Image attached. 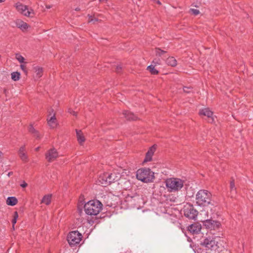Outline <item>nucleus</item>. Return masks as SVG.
<instances>
[{
	"label": "nucleus",
	"mask_w": 253,
	"mask_h": 253,
	"mask_svg": "<svg viewBox=\"0 0 253 253\" xmlns=\"http://www.w3.org/2000/svg\"><path fill=\"white\" fill-rule=\"evenodd\" d=\"M103 205L98 200H92L84 205L85 213L90 215H97L102 209Z\"/></svg>",
	"instance_id": "f257e3e1"
},
{
	"label": "nucleus",
	"mask_w": 253,
	"mask_h": 253,
	"mask_svg": "<svg viewBox=\"0 0 253 253\" xmlns=\"http://www.w3.org/2000/svg\"><path fill=\"white\" fill-rule=\"evenodd\" d=\"M211 194L206 190H199L196 195V203L200 207H206L211 204Z\"/></svg>",
	"instance_id": "f03ea898"
},
{
	"label": "nucleus",
	"mask_w": 253,
	"mask_h": 253,
	"mask_svg": "<svg viewBox=\"0 0 253 253\" xmlns=\"http://www.w3.org/2000/svg\"><path fill=\"white\" fill-rule=\"evenodd\" d=\"M166 186L169 192H176L180 191L184 186V180L178 178H169L165 181Z\"/></svg>",
	"instance_id": "7ed1b4c3"
},
{
	"label": "nucleus",
	"mask_w": 253,
	"mask_h": 253,
	"mask_svg": "<svg viewBox=\"0 0 253 253\" xmlns=\"http://www.w3.org/2000/svg\"><path fill=\"white\" fill-rule=\"evenodd\" d=\"M136 178L145 183L151 182L155 178L154 172L150 169H140L136 171Z\"/></svg>",
	"instance_id": "20e7f679"
},
{
	"label": "nucleus",
	"mask_w": 253,
	"mask_h": 253,
	"mask_svg": "<svg viewBox=\"0 0 253 253\" xmlns=\"http://www.w3.org/2000/svg\"><path fill=\"white\" fill-rule=\"evenodd\" d=\"M82 238V235L78 231H73L69 233L67 236V241L71 246L78 244Z\"/></svg>",
	"instance_id": "39448f33"
},
{
	"label": "nucleus",
	"mask_w": 253,
	"mask_h": 253,
	"mask_svg": "<svg viewBox=\"0 0 253 253\" xmlns=\"http://www.w3.org/2000/svg\"><path fill=\"white\" fill-rule=\"evenodd\" d=\"M15 6L18 12L25 16L33 17L34 15V12L32 9H29L27 6L20 2H17Z\"/></svg>",
	"instance_id": "423d86ee"
},
{
	"label": "nucleus",
	"mask_w": 253,
	"mask_h": 253,
	"mask_svg": "<svg viewBox=\"0 0 253 253\" xmlns=\"http://www.w3.org/2000/svg\"><path fill=\"white\" fill-rule=\"evenodd\" d=\"M217 242L215 241V238L211 236L205 239L201 243V245L206 248L207 250H214L217 246Z\"/></svg>",
	"instance_id": "0eeeda50"
},
{
	"label": "nucleus",
	"mask_w": 253,
	"mask_h": 253,
	"mask_svg": "<svg viewBox=\"0 0 253 253\" xmlns=\"http://www.w3.org/2000/svg\"><path fill=\"white\" fill-rule=\"evenodd\" d=\"M220 225L219 221L211 219L206 220L204 222V225L206 228L210 230H216L219 228Z\"/></svg>",
	"instance_id": "6e6552de"
},
{
	"label": "nucleus",
	"mask_w": 253,
	"mask_h": 253,
	"mask_svg": "<svg viewBox=\"0 0 253 253\" xmlns=\"http://www.w3.org/2000/svg\"><path fill=\"white\" fill-rule=\"evenodd\" d=\"M199 115L200 116H207L208 118V121L210 123H213L214 122V118L213 115V112L211 111L209 108H205L199 111Z\"/></svg>",
	"instance_id": "1a4fd4ad"
},
{
	"label": "nucleus",
	"mask_w": 253,
	"mask_h": 253,
	"mask_svg": "<svg viewBox=\"0 0 253 253\" xmlns=\"http://www.w3.org/2000/svg\"><path fill=\"white\" fill-rule=\"evenodd\" d=\"M58 157V153L55 148L49 149L45 154V158L47 161L51 162Z\"/></svg>",
	"instance_id": "9d476101"
},
{
	"label": "nucleus",
	"mask_w": 253,
	"mask_h": 253,
	"mask_svg": "<svg viewBox=\"0 0 253 253\" xmlns=\"http://www.w3.org/2000/svg\"><path fill=\"white\" fill-rule=\"evenodd\" d=\"M184 215L190 219H195L198 214V211L192 207L184 210Z\"/></svg>",
	"instance_id": "9b49d317"
},
{
	"label": "nucleus",
	"mask_w": 253,
	"mask_h": 253,
	"mask_svg": "<svg viewBox=\"0 0 253 253\" xmlns=\"http://www.w3.org/2000/svg\"><path fill=\"white\" fill-rule=\"evenodd\" d=\"M18 155L20 159L24 163L28 162L29 158L28 156L26 153L25 145L21 146L18 152Z\"/></svg>",
	"instance_id": "f8f14e48"
},
{
	"label": "nucleus",
	"mask_w": 253,
	"mask_h": 253,
	"mask_svg": "<svg viewBox=\"0 0 253 253\" xmlns=\"http://www.w3.org/2000/svg\"><path fill=\"white\" fill-rule=\"evenodd\" d=\"M188 230L193 234H197L201 230V225L198 223H195L189 225L188 227Z\"/></svg>",
	"instance_id": "ddd939ff"
},
{
	"label": "nucleus",
	"mask_w": 253,
	"mask_h": 253,
	"mask_svg": "<svg viewBox=\"0 0 253 253\" xmlns=\"http://www.w3.org/2000/svg\"><path fill=\"white\" fill-rule=\"evenodd\" d=\"M108 177L106 173H104L102 175H100L97 181V183L99 185H101L102 186H106L110 184V182L108 181Z\"/></svg>",
	"instance_id": "4468645a"
},
{
	"label": "nucleus",
	"mask_w": 253,
	"mask_h": 253,
	"mask_svg": "<svg viewBox=\"0 0 253 253\" xmlns=\"http://www.w3.org/2000/svg\"><path fill=\"white\" fill-rule=\"evenodd\" d=\"M156 150V148L154 146H152L148 152L146 154V156L145 159L144 160V162H150L152 160V158L154 153Z\"/></svg>",
	"instance_id": "2eb2a0df"
},
{
	"label": "nucleus",
	"mask_w": 253,
	"mask_h": 253,
	"mask_svg": "<svg viewBox=\"0 0 253 253\" xmlns=\"http://www.w3.org/2000/svg\"><path fill=\"white\" fill-rule=\"evenodd\" d=\"M106 174L107 175V177L108 178V181L110 182V184L112 182H114L118 180L120 177L119 173H118V175L116 173H111L110 174L106 173Z\"/></svg>",
	"instance_id": "dca6fc26"
},
{
	"label": "nucleus",
	"mask_w": 253,
	"mask_h": 253,
	"mask_svg": "<svg viewBox=\"0 0 253 253\" xmlns=\"http://www.w3.org/2000/svg\"><path fill=\"white\" fill-rule=\"evenodd\" d=\"M15 24L16 26L22 31L27 29L29 27V25L26 22L20 19H17L15 21Z\"/></svg>",
	"instance_id": "f3484780"
},
{
	"label": "nucleus",
	"mask_w": 253,
	"mask_h": 253,
	"mask_svg": "<svg viewBox=\"0 0 253 253\" xmlns=\"http://www.w3.org/2000/svg\"><path fill=\"white\" fill-rule=\"evenodd\" d=\"M124 117L128 120H136L137 119V117L133 113L128 111H124L123 113Z\"/></svg>",
	"instance_id": "a211bd4d"
},
{
	"label": "nucleus",
	"mask_w": 253,
	"mask_h": 253,
	"mask_svg": "<svg viewBox=\"0 0 253 253\" xmlns=\"http://www.w3.org/2000/svg\"><path fill=\"white\" fill-rule=\"evenodd\" d=\"M47 121L48 125L51 128H54L57 126V124L56 122V119L54 114L53 116L51 117L49 119H47Z\"/></svg>",
	"instance_id": "6ab92c4d"
},
{
	"label": "nucleus",
	"mask_w": 253,
	"mask_h": 253,
	"mask_svg": "<svg viewBox=\"0 0 253 253\" xmlns=\"http://www.w3.org/2000/svg\"><path fill=\"white\" fill-rule=\"evenodd\" d=\"M166 63L168 65L171 67H175L177 65L176 60L172 56L168 57L166 61Z\"/></svg>",
	"instance_id": "aec40b11"
},
{
	"label": "nucleus",
	"mask_w": 253,
	"mask_h": 253,
	"mask_svg": "<svg viewBox=\"0 0 253 253\" xmlns=\"http://www.w3.org/2000/svg\"><path fill=\"white\" fill-rule=\"evenodd\" d=\"M230 196L233 198L236 194V188L235 187L234 180L231 181L230 183Z\"/></svg>",
	"instance_id": "412c9836"
},
{
	"label": "nucleus",
	"mask_w": 253,
	"mask_h": 253,
	"mask_svg": "<svg viewBox=\"0 0 253 253\" xmlns=\"http://www.w3.org/2000/svg\"><path fill=\"white\" fill-rule=\"evenodd\" d=\"M77 140L80 144H82L85 141V138L81 130L76 129Z\"/></svg>",
	"instance_id": "4be33fe9"
},
{
	"label": "nucleus",
	"mask_w": 253,
	"mask_h": 253,
	"mask_svg": "<svg viewBox=\"0 0 253 253\" xmlns=\"http://www.w3.org/2000/svg\"><path fill=\"white\" fill-rule=\"evenodd\" d=\"M18 203L17 199L15 197H8L6 200V203L9 206H15Z\"/></svg>",
	"instance_id": "5701e85b"
},
{
	"label": "nucleus",
	"mask_w": 253,
	"mask_h": 253,
	"mask_svg": "<svg viewBox=\"0 0 253 253\" xmlns=\"http://www.w3.org/2000/svg\"><path fill=\"white\" fill-rule=\"evenodd\" d=\"M34 70L36 74V78H40L42 76L43 69L42 67L39 66L35 67Z\"/></svg>",
	"instance_id": "b1692460"
},
{
	"label": "nucleus",
	"mask_w": 253,
	"mask_h": 253,
	"mask_svg": "<svg viewBox=\"0 0 253 253\" xmlns=\"http://www.w3.org/2000/svg\"><path fill=\"white\" fill-rule=\"evenodd\" d=\"M51 195H45L42 200V203H44L46 205H49L51 202Z\"/></svg>",
	"instance_id": "393cba45"
},
{
	"label": "nucleus",
	"mask_w": 253,
	"mask_h": 253,
	"mask_svg": "<svg viewBox=\"0 0 253 253\" xmlns=\"http://www.w3.org/2000/svg\"><path fill=\"white\" fill-rule=\"evenodd\" d=\"M155 65H154V64H152L148 66L147 68V70H148L152 75H157L158 74V71L155 68Z\"/></svg>",
	"instance_id": "a878e982"
},
{
	"label": "nucleus",
	"mask_w": 253,
	"mask_h": 253,
	"mask_svg": "<svg viewBox=\"0 0 253 253\" xmlns=\"http://www.w3.org/2000/svg\"><path fill=\"white\" fill-rule=\"evenodd\" d=\"M11 75V79L14 81H17L20 79V74L18 72H12Z\"/></svg>",
	"instance_id": "bb28decb"
},
{
	"label": "nucleus",
	"mask_w": 253,
	"mask_h": 253,
	"mask_svg": "<svg viewBox=\"0 0 253 253\" xmlns=\"http://www.w3.org/2000/svg\"><path fill=\"white\" fill-rule=\"evenodd\" d=\"M18 217V214L17 211H15L13 213V219L12 220V227L14 229V225L16 223L17 219Z\"/></svg>",
	"instance_id": "cd10ccee"
},
{
	"label": "nucleus",
	"mask_w": 253,
	"mask_h": 253,
	"mask_svg": "<svg viewBox=\"0 0 253 253\" xmlns=\"http://www.w3.org/2000/svg\"><path fill=\"white\" fill-rule=\"evenodd\" d=\"M155 52H156V56H161L164 54L166 53V51L165 50H162L159 48H155Z\"/></svg>",
	"instance_id": "c85d7f7f"
},
{
	"label": "nucleus",
	"mask_w": 253,
	"mask_h": 253,
	"mask_svg": "<svg viewBox=\"0 0 253 253\" xmlns=\"http://www.w3.org/2000/svg\"><path fill=\"white\" fill-rule=\"evenodd\" d=\"M16 59L20 62V63H23L24 62V58L19 54H16L15 55Z\"/></svg>",
	"instance_id": "c756f323"
},
{
	"label": "nucleus",
	"mask_w": 253,
	"mask_h": 253,
	"mask_svg": "<svg viewBox=\"0 0 253 253\" xmlns=\"http://www.w3.org/2000/svg\"><path fill=\"white\" fill-rule=\"evenodd\" d=\"M88 22H92L93 23H95L96 22L98 21V19L94 17V16H92L91 15H88Z\"/></svg>",
	"instance_id": "7c9ffc66"
},
{
	"label": "nucleus",
	"mask_w": 253,
	"mask_h": 253,
	"mask_svg": "<svg viewBox=\"0 0 253 253\" xmlns=\"http://www.w3.org/2000/svg\"><path fill=\"white\" fill-rule=\"evenodd\" d=\"M29 131L30 133L32 134H33L34 133H37V130L34 128L33 125H30L29 127Z\"/></svg>",
	"instance_id": "2f4dec72"
},
{
	"label": "nucleus",
	"mask_w": 253,
	"mask_h": 253,
	"mask_svg": "<svg viewBox=\"0 0 253 253\" xmlns=\"http://www.w3.org/2000/svg\"><path fill=\"white\" fill-rule=\"evenodd\" d=\"M190 10L194 15H197L200 13V11L196 9L191 8Z\"/></svg>",
	"instance_id": "473e14b6"
},
{
	"label": "nucleus",
	"mask_w": 253,
	"mask_h": 253,
	"mask_svg": "<svg viewBox=\"0 0 253 253\" xmlns=\"http://www.w3.org/2000/svg\"><path fill=\"white\" fill-rule=\"evenodd\" d=\"M34 136L37 138V139H40L41 136L38 131L37 130V133H34L33 134Z\"/></svg>",
	"instance_id": "72a5a7b5"
},
{
	"label": "nucleus",
	"mask_w": 253,
	"mask_h": 253,
	"mask_svg": "<svg viewBox=\"0 0 253 253\" xmlns=\"http://www.w3.org/2000/svg\"><path fill=\"white\" fill-rule=\"evenodd\" d=\"M183 89L184 92L186 93H190L191 92V89L188 87H184Z\"/></svg>",
	"instance_id": "f704fd0d"
},
{
	"label": "nucleus",
	"mask_w": 253,
	"mask_h": 253,
	"mask_svg": "<svg viewBox=\"0 0 253 253\" xmlns=\"http://www.w3.org/2000/svg\"><path fill=\"white\" fill-rule=\"evenodd\" d=\"M68 112L70 113V114H72L74 116L77 115V113L71 109H69L68 110Z\"/></svg>",
	"instance_id": "c9c22d12"
},
{
	"label": "nucleus",
	"mask_w": 253,
	"mask_h": 253,
	"mask_svg": "<svg viewBox=\"0 0 253 253\" xmlns=\"http://www.w3.org/2000/svg\"><path fill=\"white\" fill-rule=\"evenodd\" d=\"M20 67H21V69L24 72H26V66L24 64H21L20 65Z\"/></svg>",
	"instance_id": "e433bc0d"
},
{
	"label": "nucleus",
	"mask_w": 253,
	"mask_h": 253,
	"mask_svg": "<svg viewBox=\"0 0 253 253\" xmlns=\"http://www.w3.org/2000/svg\"><path fill=\"white\" fill-rule=\"evenodd\" d=\"M20 186L23 188H25L27 186V184L26 182L23 181L22 183L20 184Z\"/></svg>",
	"instance_id": "4c0bfd02"
},
{
	"label": "nucleus",
	"mask_w": 253,
	"mask_h": 253,
	"mask_svg": "<svg viewBox=\"0 0 253 253\" xmlns=\"http://www.w3.org/2000/svg\"><path fill=\"white\" fill-rule=\"evenodd\" d=\"M122 69V66L121 65H118L116 67V72H119Z\"/></svg>",
	"instance_id": "58836bf2"
},
{
	"label": "nucleus",
	"mask_w": 253,
	"mask_h": 253,
	"mask_svg": "<svg viewBox=\"0 0 253 253\" xmlns=\"http://www.w3.org/2000/svg\"><path fill=\"white\" fill-rule=\"evenodd\" d=\"M159 61H160V60H158V61L155 62L154 60L153 61L152 63L154 64V65H156L157 64H160L159 63Z\"/></svg>",
	"instance_id": "ea45409f"
},
{
	"label": "nucleus",
	"mask_w": 253,
	"mask_h": 253,
	"mask_svg": "<svg viewBox=\"0 0 253 253\" xmlns=\"http://www.w3.org/2000/svg\"><path fill=\"white\" fill-rule=\"evenodd\" d=\"M45 7L47 9H49L52 7V6L50 5H46Z\"/></svg>",
	"instance_id": "a19ab883"
},
{
	"label": "nucleus",
	"mask_w": 253,
	"mask_h": 253,
	"mask_svg": "<svg viewBox=\"0 0 253 253\" xmlns=\"http://www.w3.org/2000/svg\"><path fill=\"white\" fill-rule=\"evenodd\" d=\"M156 2L159 5L161 4V2L158 0H155Z\"/></svg>",
	"instance_id": "79ce46f5"
},
{
	"label": "nucleus",
	"mask_w": 253,
	"mask_h": 253,
	"mask_svg": "<svg viewBox=\"0 0 253 253\" xmlns=\"http://www.w3.org/2000/svg\"><path fill=\"white\" fill-rule=\"evenodd\" d=\"M13 174V172H9L7 174V175L8 176H10V175H11L12 174Z\"/></svg>",
	"instance_id": "37998d69"
},
{
	"label": "nucleus",
	"mask_w": 253,
	"mask_h": 253,
	"mask_svg": "<svg viewBox=\"0 0 253 253\" xmlns=\"http://www.w3.org/2000/svg\"><path fill=\"white\" fill-rule=\"evenodd\" d=\"M78 210L80 213L82 212V209H80V205L78 206Z\"/></svg>",
	"instance_id": "c03bdc74"
},
{
	"label": "nucleus",
	"mask_w": 253,
	"mask_h": 253,
	"mask_svg": "<svg viewBox=\"0 0 253 253\" xmlns=\"http://www.w3.org/2000/svg\"><path fill=\"white\" fill-rule=\"evenodd\" d=\"M39 149H40V147H38L37 148H36L35 149V151H38L39 150Z\"/></svg>",
	"instance_id": "a18cd8bd"
},
{
	"label": "nucleus",
	"mask_w": 253,
	"mask_h": 253,
	"mask_svg": "<svg viewBox=\"0 0 253 253\" xmlns=\"http://www.w3.org/2000/svg\"><path fill=\"white\" fill-rule=\"evenodd\" d=\"M5 1V0H0V3L3 2Z\"/></svg>",
	"instance_id": "49530a36"
},
{
	"label": "nucleus",
	"mask_w": 253,
	"mask_h": 253,
	"mask_svg": "<svg viewBox=\"0 0 253 253\" xmlns=\"http://www.w3.org/2000/svg\"><path fill=\"white\" fill-rule=\"evenodd\" d=\"M101 2L106 1L107 0H99Z\"/></svg>",
	"instance_id": "de8ad7c7"
},
{
	"label": "nucleus",
	"mask_w": 253,
	"mask_h": 253,
	"mask_svg": "<svg viewBox=\"0 0 253 253\" xmlns=\"http://www.w3.org/2000/svg\"><path fill=\"white\" fill-rule=\"evenodd\" d=\"M2 153L0 151V158L1 157Z\"/></svg>",
	"instance_id": "09e8293b"
},
{
	"label": "nucleus",
	"mask_w": 253,
	"mask_h": 253,
	"mask_svg": "<svg viewBox=\"0 0 253 253\" xmlns=\"http://www.w3.org/2000/svg\"><path fill=\"white\" fill-rule=\"evenodd\" d=\"M75 10H76V11H78V10H80V8H76V9H75Z\"/></svg>",
	"instance_id": "8fccbe9b"
}]
</instances>
